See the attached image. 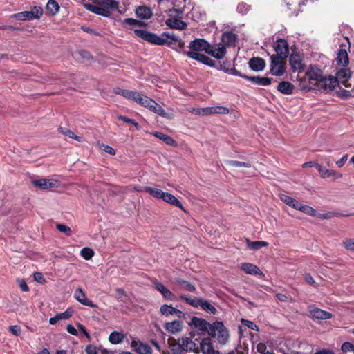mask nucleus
Instances as JSON below:
<instances>
[{
    "mask_svg": "<svg viewBox=\"0 0 354 354\" xmlns=\"http://www.w3.org/2000/svg\"><path fill=\"white\" fill-rule=\"evenodd\" d=\"M189 51L183 52V54L191 59L196 60L209 66H214V62L202 53H207L209 44L203 39H196L189 43Z\"/></svg>",
    "mask_w": 354,
    "mask_h": 354,
    "instance_id": "nucleus-1",
    "label": "nucleus"
},
{
    "mask_svg": "<svg viewBox=\"0 0 354 354\" xmlns=\"http://www.w3.org/2000/svg\"><path fill=\"white\" fill-rule=\"evenodd\" d=\"M167 342L173 354H182L183 351L198 353L200 351L196 343L188 337H169Z\"/></svg>",
    "mask_w": 354,
    "mask_h": 354,
    "instance_id": "nucleus-2",
    "label": "nucleus"
},
{
    "mask_svg": "<svg viewBox=\"0 0 354 354\" xmlns=\"http://www.w3.org/2000/svg\"><path fill=\"white\" fill-rule=\"evenodd\" d=\"M183 11L181 8H173L167 10L168 19L165 24L170 28L182 30L187 27V24L181 20Z\"/></svg>",
    "mask_w": 354,
    "mask_h": 354,
    "instance_id": "nucleus-3",
    "label": "nucleus"
},
{
    "mask_svg": "<svg viewBox=\"0 0 354 354\" xmlns=\"http://www.w3.org/2000/svg\"><path fill=\"white\" fill-rule=\"evenodd\" d=\"M209 335L216 337L218 342L221 344H225L229 339L228 330L221 322H215L212 324Z\"/></svg>",
    "mask_w": 354,
    "mask_h": 354,
    "instance_id": "nucleus-4",
    "label": "nucleus"
},
{
    "mask_svg": "<svg viewBox=\"0 0 354 354\" xmlns=\"http://www.w3.org/2000/svg\"><path fill=\"white\" fill-rule=\"evenodd\" d=\"M136 103L162 117H166L167 115L166 111L162 108L160 105H159L151 98L142 94H140Z\"/></svg>",
    "mask_w": 354,
    "mask_h": 354,
    "instance_id": "nucleus-5",
    "label": "nucleus"
},
{
    "mask_svg": "<svg viewBox=\"0 0 354 354\" xmlns=\"http://www.w3.org/2000/svg\"><path fill=\"white\" fill-rule=\"evenodd\" d=\"M134 33L137 37L149 43L158 46L165 45V40L163 37H161V35L158 36L149 31L138 29L135 30Z\"/></svg>",
    "mask_w": 354,
    "mask_h": 354,
    "instance_id": "nucleus-6",
    "label": "nucleus"
},
{
    "mask_svg": "<svg viewBox=\"0 0 354 354\" xmlns=\"http://www.w3.org/2000/svg\"><path fill=\"white\" fill-rule=\"evenodd\" d=\"M270 73L275 76H281L283 75L285 73V59L277 55H272L270 57Z\"/></svg>",
    "mask_w": 354,
    "mask_h": 354,
    "instance_id": "nucleus-7",
    "label": "nucleus"
},
{
    "mask_svg": "<svg viewBox=\"0 0 354 354\" xmlns=\"http://www.w3.org/2000/svg\"><path fill=\"white\" fill-rule=\"evenodd\" d=\"M189 325L198 330L201 334H203L205 333H207L209 334V330H210V328L212 327V324L205 319L196 317H193L192 318Z\"/></svg>",
    "mask_w": 354,
    "mask_h": 354,
    "instance_id": "nucleus-8",
    "label": "nucleus"
},
{
    "mask_svg": "<svg viewBox=\"0 0 354 354\" xmlns=\"http://www.w3.org/2000/svg\"><path fill=\"white\" fill-rule=\"evenodd\" d=\"M42 10L41 8H35L32 11H24L13 15V17L17 20H32L39 19L42 15Z\"/></svg>",
    "mask_w": 354,
    "mask_h": 354,
    "instance_id": "nucleus-9",
    "label": "nucleus"
},
{
    "mask_svg": "<svg viewBox=\"0 0 354 354\" xmlns=\"http://www.w3.org/2000/svg\"><path fill=\"white\" fill-rule=\"evenodd\" d=\"M207 53L217 59H221L225 57L226 50L224 46L221 44H216L212 46L209 44V48Z\"/></svg>",
    "mask_w": 354,
    "mask_h": 354,
    "instance_id": "nucleus-10",
    "label": "nucleus"
},
{
    "mask_svg": "<svg viewBox=\"0 0 354 354\" xmlns=\"http://www.w3.org/2000/svg\"><path fill=\"white\" fill-rule=\"evenodd\" d=\"M274 50L276 52V55L281 58L286 59L288 55V44L287 41L284 39H279L275 43Z\"/></svg>",
    "mask_w": 354,
    "mask_h": 354,
    "instance_id": "nucleus-11",
    "label": "nucleus"
},
{
    "mask_svg": "<svg viewBox=\"0 0 354 354\" xmlns=\"http://www.w3.org/2000/svg\"><path fill=\"white\" fill-rule=\"evenodd\" d=\"M317 85L324 91H332L338 85V84L334 76L329 75L328 77L324 76Z\"/></svg>",
    "mask_w": 354,
    "mask_h": 354,
    "instance_id": "nucleus-12",
    "label": "nucleus"
},
{
    "mask_svg": "<svg viewBox=\"0 0 354 354\" xmlns=\"http://www.w3.org/2000/svg\"><path fill=\"white\" fill-rule=\"evenodd\" d=\"M240 269L244 272L251 275H257L261 278L265 277L261 270L254 264L250 263H243L240 265Z\"/></svg>",
    "mask_w": 354,
    "mask_h": 354,
    "instance_id": "nucleus-13",
    "label": "nucleus"
},
{
    "mask_svg": "<svg viewBox=\"0 0 354 354\" xmlns=\"http://www.w3.org/2000/svg\"><path fill=\"white\" fill-rule=\"evenodd\" d=\"M306 75L310 80L315 81L318 84L324 77L322 71L316 66H310L306 71Z\"/></svg>",
    "mask_w": 354,
    "mask_h": 354,
    "instance_id": "nucleus-14",
    "label": "nucleus"
},
{
    "mask_svg": "<svg viewBox=\"0 0 354 354\" xmlns=\"http://www.w3.org/2000/svg\"><path fill=\"white\" fill-rule=\"evenodd\" d=\"M164 328L168 333L173 335H177L182 332L183 328V322L179 320L167 322L165 323Z\"/></svg>",
    "mask_w": 354,
    "mask_h": 354,
    "instance_id": "nucleus-15",
    "label": "nucleus"
},
{
    "mask_svg": "<svg viewBox=\"0 0 354 354\" xmlns=\"http://www.w3.org/2000/svg\"><path fill=\"white\" fill-rule=\"evenodd\" d=\"M35 187L41 189H47L58 187V181L54 179H39L32 181Z\"/></svg>",
    "mask_w": 354,
    "mask_h": 354,
    "instance_id": "nucleus-16",
    "label": "nucleus"
},
{
    "mask_svg": "<svg viewBox=\"0 0 354 354\" xmlns=\"http://www.w3.org/2000/svg\"><path fill=\"white\" fill-rule=\"evenodd\" d=\"M299 210L306 213L308 215L315 216V217H318L319 218H323V219H328V218H332V216H333L332 213H326V214H319L313 207H311L308 205H306L301 204L300 208L299 209Z\"/></svg>",
    "mask_w": 354,
    "mask_h": 354,
    "instance_id": "nucleus-17",
    "label": "nucleus"
},
{
    "mask_svg": "<svg viewBox=\"0 0 354 354\" xmlns=\"http://www.w3.org/2000/svg\"><path fill=\"white\" fill-rule=\"evenodd\" d=\"M155 288L162 294L164 298L173 301L175 299V295L167 289L162 283L159 282L157 279L152 281Z\"/></svg>",
    "mask_w": 354,
    "mask_h": 354,
    "instance_id": "nucleus-18",
    "label": "nucleus"
},
{
    "mask_svg": "<svg viewBox=\"0 0 354 354\" xmlns=\"http://www.w3.org/2000/svg\"><path fill=\"white\" fill-rule=\"evenodd\" d=\"M242 77L249 80L252 84L258 86H268L272 83V78L261 76L242 75Z\"/></svg>",
    "mask_w": 354,
    "mask_h": 354,
    "instance_id": "nucleus-19",
    "label": "nucleus"
},
{
    "mask_svg": "<svg viewBox=\"0 0 354 354\" xmlns=\"http://www.w3.org/2000/svg\"><path fill=\"white\" fill-rule=\"evenodd\" d=\"M337 80V84L342 83L345 86H347L346 82L351 77V71L347 68H341L336 72V75L334 76Z\"/></svg>",
    "mask_w": 354,
    "mask_h": 354,
    "instance_id": "nucleus-20",
    "label": "nucleus"
},
{
    "mask_svg": "<svg viewBox=\"0 0 354 354\" xmlns=\"http://www.w3.org/2000/svg\"><path fill=\"white\" fill-rule=\"evenodd\" d=\"M74 297L77 301L84 306L92 308H97V305L94 304L91 300L87 299L82 288H78L75 291Z\"/></svg>",
    "mask_w": 354,
    "mask_h": 354,
    "instance_id": "nucleus-21",
    "label": "nucleus"
},
{
    "mask_svg": "<svg viewBox=\"0 0 354 354\" xmlns=\"http://www.w3.org/2000/svg\"><path fill=\"white\" fill-rule=\"evenodd\" d=\"M160 313L166 317L169 315H176L180 318L185 316V314L181 310L167 304H164L160 307Z\"/></svg>",
    "mask_w": 354,
    "mask_h": 354,
    "instance_id": "nucleus-22",
    "label": "nucleus"
},
{
    "mask_svg": "<svg viewBox=\"0 0 354 354\" xmlns=\"http://www.w3.org/2000/svg\"><path fill=\"white\" fill-rule=\"evenodd\" d=\"M309 312L313 318L317 319H329L333 317L330 313L318 308H311Z\"/></svg>",
    "mask_w": 354,
    "mask_h": 354,
    "instance_id": "nucleus-23",
    "label": "nucleus"
},
{
    "mask_svg": "<svg viewBox=\"0 0 354 354\" xmlns=\"http://www.w3.org/2000/svg\"><path fill=\"white\" fill-rule=\"evenodd\" d=\"M250 68L254 71H261L266 67V62L261 57H253L248 62Z\"/></svg>",
    "mask_w": 354,
    "mask_h": 354,
    "instance_id": "nucleus-24",
    "label": "nucleus"
},
{
    "mask_svg": "<svg viewBox=\"0 0 354 354\" xmlns=\"http://www.w3.org/2000/svg\"><path fill=\"white\" fill-rule=\"evenodd\" d=\"M114 93L116 94L120 95L123 96L124 97H125L129 100L133 101L135 102H137L138 98L139 97V95L140 94L136 91L123 90V89H120V88L115 89Z\"/></svg>",
    "mask_w": 354,
    "mask_h": 354,
    "instance_id": "nucleus-25",
    "label": "nucleus"
},
{
    "mask_svg": "<svg viewBox=\"0 0 354 354\" xmlns=\"http://www.w3.org/2000/svg\"><path fill=\"white\" fill-rule=\"evenodd\" d=\"M290 64L294 71H300L303 68L304 66L301 56L295 53H292L290 56Z\"/></svg>",
    "mask_w": 354,
    "mask_h": 354,
    "instance_id": "nucleus-26",
    "label": "nucleus"
},
{
    "mask_svg": "<svg viewBox=\"0 0 354 354\" xmlns=\"http://www.w3.org/2000/svg\"><path fill=\"white\" fill-rule=\"evenodd\" d=\"M162 200L165 203L178 207L182 210L185 211L184 207L180 201L170 193L164 192Z\"/></svg>",
    "mask_w": 354,
    "mask_h": 354,
    "instance_id": "nucleus-27",
    "label": "nucleus"
},
{
    "mask_svg": "<svg viewBox=\"0 0 354 354\" xmlns=\"http://www.w3.org/2000/svg\"><path fill=\"white\" fill-rule=\"evenodd\" d=\"M237 40V35L231 31L225 32L222 35V42L227 46H234Z\"/></svg>",
    "mask_w": 354,
    "mask_h": 354,
    "instance_id": "nucleus-28",
    "label": "nucleus"
},
{
    "mask_svg": "<svg viewBox=\"0 0 354 354\" xmlns=\"http://www.w3.org/2000/svg\"><path fill=\"white\" fill-rule=\"evenodd\" d=\"M200 347L203 354H213L215 351L209 338H203L200 343Z\"/></svg>",
    "mask_w": 354,
    "mask_h": 354,
    "instance_id": "nucleus-29",
    "label": "nucleus"
},
{
    "mask_svg": "<svg viewBox=\"0 0 354 354\" xmlns=\"http://www.w3.org/2000/svg\"><path fill=\"white\" fill-rule=\"evenodd\" d=\"M131 346L138 354H150L151 353L150 347L141 342L133 341Z\"/></svg>",
    "mask_w": 354,
    "mask_h": 354,
    "instance_id": "nucleus-30",
    "label": "nucleus"
},
{
    "mask_svg": "<svg viewBox=\"0 0 354 354\" xmlns=\"http://www.w3.org/2000/svg\"><path fill=\"white\" fill-rule=\"evenodd\" d=\"M126 335L120 331L112 332L109 337V341L113 344H119L124 342Z\"/></svg>",
    "mask_w": 354,
    "mask_h": 354,
    "instance_id": "nucleus-31",
    "label": "nucleus"
},
{
    "mask_svg": "<svg viewBox=\"0 0 354 354\" xmlns=\"http://www.w3.org/2000/svg\"><path fill=\"white\" fill-rule=\"evenodd\" d=\"M337 64L339 66L345 67L348 64V56L345 49L340 48L338 51L337 56L336 58Z\"/></svg>",
    "mask_w": 354,
    "mask_h": 354,
    "instance_id": "nucleus-32",
    "label": "nucleus"
},
{
    "mask_svg": "<svg viewBox=\"0 0 354 354\" xmlns=\"http://www.w3.org/2000/svg\"><path fill=\"white\" fill-rule=\"evenodd\" d=\"M277 90L284 95H290L293 93L294 86L289 82L283 81L278 84Z\"/></svg>",
    "mask_w": 354,
    "mask_h": 354,
    "instance_id": "nucleus-33",
    "label": "nucleus"
},
{
    "mask_svg": "<svg viewBox=\"0 0 354 354\" xmlns=\"http://www.w3.org/2000/svg\"><path fill=\"white\" fill-rule=\"evenodd\" d=\"M137 16L142 19H149L152 15L151 10L147 6H140L136 10Z\"/></svg>",
    "mask_w": 354,
    "mask_h": 354,
    "instance_id": "nucleus-34",
    "label": "nucleus"
},
{
    "mask_svg": "<svg viewBox=\"0 0 354 354\" xmlns=\"http://www.w3.org/2000/svg\"><path fill=\"white\" fill-rule=\"evenodd\" d=\"M246 243L248 248L253 250H259L262 247H266L269 245L268 242L264 241H251L248 239H246Z\"/></svg>",
    "mask_w": 354,
    "mask_h": 354,
    "instance_id": "nucleus-35",
    "label": "nucleus"
},
{
    "mask_svg": "<svg viewBox=\"0 0 354 354\" xmlns=\"http://www.w3.org/2000/svg\"><path fill=\"white\" fill-rule=\"evenodd\" d=\"M113 297L117 300L125 304L130 301L129 297L127 295L126 291L122 288H117L115 291Z\"/></svg>",
    "mask_w": 354,
    "mask_h": 354,
    "instance_id": "nucleus-36",
    "label": "nucleus"
},
{
    "mask_svg": "<svg viewBox=\"0 0 354 354\" xmlns=\"http://www.w3.org/2000/svg\"><path fill=\"white\" fill-rule=\"evenodd\" d=\"M161 37H163L165 40V44H168L169 46H172L176 44L177 41L180 39L178 36L174 34L164 32L161 35Z\"/></svg>",
    "mask_w": 354,
    "mask_h": 354,
    "instance_id": "nucleus-37",
    "label": "nucleus"
},
{
    "mask_svg": "<svg viewBox=\"0 0 354 354\" xmlns=\"http://www.w3.org/2000/svg\"><path fill=\"white\" fill-rule=\"evenodd\" d=\"M145 191L149 194L151 196L156 199H161L162 198V196L164 194V192L162 189L156 188V187H145Z\"/></svg>",
    "mask_w": 354,
    "mask_h": 354,
    "instance_id": "nucleus-38",
    "label": "nucleus"
},
{
    "mask_svg": "<svg viewBox=\"0 0 354 354\" xmlns=\"http://www.w3.org/2000/svg\"><path fill=\"white\" fill-rule=\"evenodd\" d=\"M152 134L158 138V139L162 140L165 143H166L168 145L173 146L175 145L176 141L170 136L161 133V132H153Z\"/></svg>",
    "mask_w": 354,
    "mask_h": 354,
    "instance_id": "nucleus-39",
    "label": "nucleus"
},
{
    "mask_svg": "<svg viewBox=\"0 0 354 354\" xmlns=\"http://www.w3.org/2000/svg\"><path fill=\"white\" fill-rule=\"evenodd\" d=\"M180 298L185 301L187 304H189L190 306L198 308L200 306V303L201 301V298L198 297H189L185 295H180Z\"/></svg>",
    "mask_w": 354,
    "mask_h": 354,
    "instance_id": "nucleus-40",
    "label": "nucleus"
},
{
    "mask_svg": "<svg viewBox=\"0 0 354 354\" xmlns=\"http://www.w3.org/2000/svg\"><path fill=\"white\" fill-rule=\"evenodd\" d=\"M318 171H319L321 176L324 178H328L332 176H335L336 178L342 177V174H337L334 170L324 169L320 165L318 166Z\"/></svg>",
    "mask_w": 354,
    "mask_h": 354,
    "instance_id": "nucleus-41",
    "label": "nucleus"
},
{
    "mask_svg": "<svg viewBox=\"0 0 354 354\" xmlns=\"http://www.w3.org/2000/svg\"><path fill=\"white\" fill-rule=\"evenodd\" d=\"M200 307L205 311H206L208 313H211L214 315L216 313V308L212 305L210 302H209L207 300L201 299V301L200 303Z\"/></svg>",
    "mask_w": 354,
    "mask_h": 354,
    "instance_id": "nucleus-42",
    "label": "nucleus"
},
{
    "mask_svg": "<svg viewBox=\"0 0 354 354\" xmlns=\"http://www.w3.org/2000/svg\"><path fill=\"white\" fill-rule=\"evenodd\" d=\"M177 282L180 287L185 290L193 292L196 291V287L187 281L183 279H178Z\"/></svg>",
    "mask_w": 354,
    "mask_h": 354,
    "instance_id": "nucleus-43",
    "label": "nucleus"
},
{
    "mask_svg": "<svg viewBox=\"0 0 354 354\" xmlns=\"http://www.w3.org/2000/svg\"><path fill=\"white\" fill-rule=\"evenodd\" d=\"M59 9L58 3L55 0H49L46 4V10L51 14H56Z\"/></svg>",
    "mask_w": 354,
    "mask_h": 354,
    "instance_id": "nucleus-44",
    "label": "nucleus"
},
{
    "mask_svg": "<svg viewBox=\"0 0 354 354\" xmlns=\"http://www.w3.org/2000/svg\"><path fill=\"white\" fill-rule=\"evenodd\" d=\"M189 112L198 115H211V108H193L189 110Z\"/></svg>",
    "mask_w": 354,
    "mask_h": 354,
    "instance_id": "nucleus-45",
    "label": "nucleus"
},
{
    "mask_svg": "<svg viewBox=\"0 0 354 354\" xmlns=\"http://www.w3.org/2000/svg\"><path fill=\"white\" fill-rule=\"evenodd\" d=\"M94 254V251L89 248H84L80 251V255L86 260L91 259Z\"/></svg>",
    "mask_w": 354,
    "mask_h": 354,
    "instance_id": "nucleus-46",
    "label": "nucleus"
},
{
    "mask_svg": "<svg viewBox=\"0 0 354 354\" xmlns=\"http://www.w3.org/2000/svg\"><path fill=\"white\" fill-rule=\"evenodd\" d=\"M211 108V115L214 113L219 114H227L229 113V109L225 106H212Z\"/></svg>",
    "mask_w": 354,
    "mask_h": 354,
    "instance_id": "nucleus-47",
    "label": "nucleus"
},
{
    "mask_svg": "<svg viewBox=\"0 0 354 354\" xmlns=\"http://www.w3.org/2000/svg\"><path fill=\"white\" fill-rule=\"evenodd\" d=\"M227 163L230 166L236 167H243L249 168L251 167L250 164H249L248 162H240V161H237V160H228L227 162Z\"/></svg>",
    "mask_w": 354,
    "mask_h": 354,
    "instance_id": "nucleus-48",
    "label": "nucleus"
},
{
    "mask_svg": "<svg viewBox=\"0 0 354 354\" xmlns=\"http://www.w3.org/2000/svg\"><path fill=\"white\" fill-rule=\"evenodd\" d=\"M73 312V310L71 308H68L66 311L58 313L57 315L59 317V321L68 319L72 316Z\"/></svg>",
    "mask_w": 354,
    "mask_h": 354,
    "instance_id": "nucleus-49",
    "label": "nucleus"
},
{
    "mask_svg": "<svg viewBox=\"0 0 354 354\" xmlns=\"http://www.w3.org/2000/svg\"><path fill=\"white\" fill-rule=\"evenodd\" d=\"M56 228L59 231H60V232L64 233L65 234H66L67 236H71V228L68 226L66 225L57 224L56 225Z\"/></svg>",
    "mask_w": 354,
    "mask_h": 354,
    "instance_id": "nucleus-50",
    "label": "nucleus"
},
{
    "mask_svg": "<svg viewBox=\"0 0 354 354\" xmlns=\"http://www.w3.org/2000/svg\"><path fill=\"white\" fill-rule=\"evenodd\" d=\"M241 322L244 326H245L248 328H250L256 331L259 330V327L254 322L245 319H241Z\"/></svg>",
    "mask_w": 354,
    "mask_h": 354,
    "instance_id": "nucleus-51",
    "label": "nucleus"
},
{
    "mask_svg": "<svg viewBox=\"0 0 354 354\" xmlns=\"http://www.w3.org/2000/svg\"><path fill=\"white\" fill-rule=\"evenodd\" d=\"M118 118L119 120L123 121L124 122L132 124L137 129H140V125L133 119H131V118H127L126 116H123V115H120L118 117Z\"/></svg>",
    "mask_w": 354,
    "mask_h": 354,
    "instance_id": "nucleus-52",
    "label": "nucleus"
},
{
    "mask_svg": "<svg viewBox=\"0 0 354 354\" xmlns=\"http://www.w3.org/2000/svg\"><path fill=\"white\" fill-rule=\"evenodd\" d=\"M171 3L173 5V8H181L183 10L185 6V0H172Z\"/></svg>",
    "mask_w": 354,
    "mask_h": 354,
    "instance_id": "nucleus-53",
    "label": "nucleus"
},
{
    "mask_svg": "<svg viewBox=\"0 0 354 354\" xmlns=\"http://www.w3.org/2000/svg\"><path fill=\"white\" fill-rule=\"evenodd\" d=\"M100 149L103 150L104 152L110 154V155H115V150L111 147L109 145L101 144L100 145Z\"/></svg>",
    "mask_w": 354,
    "mask_h": 354,
    "instance_id": "nucleus-54",
    "label": "nucleus"
},
{
    "mask_svg": "<svg viewBox=\"0 0 354 354\" xmlns=\"http://www.w3.org/2000/svg\"><path fill=\"white\" fill-rule=\"evenodd\" d=\"M250 10V6L245 3H241L237 6V11L241 14H245Z\"/></svg>",
    "mask_w": 354,
    "mask_h": 354,
    "instance_id": "nucleus-55",
    "label": "nucleus"
},
{
    "mask_svg": "<svg viewBox=\"0 0 354 354\" xmlns=\"http://www.w3.org/2000/svg\"><path fill=\"white\" fill-rule=\"evenodd\" d=\"M343 244L347 250L354 251V239H346Z\"/></svg>",
    "mask_w": 354,
    "mask_h": 354,
    "instance_id": "nucleus-56",
    "label": "nucleus"
},
{
    "mask_svg": "<svg viewBox=\"0 0 354 354\" xmlns=\"http://www.w3.org/2000/svg\"><path fill=\"white\" fill-rule=\"evenodd\" d=\"M63 133L68 136L69 138H73L79 142L82 140V138L78 136H76L72 131L66 130V131H62Z\"/></svg>",
    "mask_w": 354,
    "mask_h": 354,
    "instance_id": "nucleus-57",
    "label": "nucleus"
},
{
    "mask_svg": "<svg viewBox=\"0 0 354 354\" xmlns=\"http://www.w3.org/2000/svg\"><path fill=\"white\" fill-rule=\"evenodd\" d=\"M342 350L344 352L354 351V345L350 342H344L342 345Z\"/></svg>",
    "mask_w": 354,
    "mask_h": 354,
    "instance_id": "nucleus-58",
    "label": "nucleus"
},
{
    "mask_svg": "<svg viewBox=\"0 0 354 354\" xmlns=\"http://www.w3.org/2000/svg\"><path fill=\"white\" fill-rule=\"evenodd\" d=\"M124 23L131 26H140L142 24L141 21L133 18H126L124 20Z\"/></svg>",
    "mask_w": 354,
    "mask_h": 354,
    "instance_id": "nucleus-59",
    "label": "nucleus"
},
{
    "mask_svg": "<svg viewBox=\"0 0 354 354\" xmlns=\"http://www.w3.org/2000/svg\"><path fill=\"white\" fill-rule=\"evenodd\" d=\"M279 198L288 205L290 203L292 202V198L286 194H280Z\"/></svg>",
    "mask_w": 354,
    "mask_h": 354,
    "instance_id": "nucleus-60",
    "label": "nucleus"
},
{
    "mask_svg": "<svg viewBox=\"0 0 354 354\" xmlns=\"http://www.w3.org/2000/svg\"><path fill=\"white\" fill-rule=\"evenodd\" d=\"M9 330L15 336H19L21 334V328L17 325L10 326Z\"/></svg>",
    "mask_w": 354,
    "mask_h": 354,
    "instance_id": "nucleus-61",
    "label": "nucleus"
},
{
    "mask_svg": "<svg viewBox=\"0 0 354 354\" xmlns=\"http://www.w3.org/2000/svg\"><path fill=\"white\" fill-rule=\"evenodd\" d=\"M257 351L259 354H263L268 351L267 347L264 343H259L257 345Z\"/></svg>",
    "mask_w": 354,
    "mask_h": 354,
    "instance_id": "nucleus-62",
    "label": "nucleus"
},
{
    "mask_svg": "<svg viewBox=\"0 0 354 354\" xmlns=\"http://www.w3.org/2000/svg\"><path fill=\"white\" fill-rule=\"evenodd\" d=\"M176 46V50H179L180 52H181L183 54V52H186L184 48H185V43L180 39H179L177 42L175 44Z\"/></svg>",
    "mask_w": 354,
    "mask_h": 354,
    "instance_id": "nucleus-63",
    "label": "nucleus"
},
{
    "mask_svg": "<svg viewBox=\"0 0 354 354\" xmlns=\"http://www.w3.org/2000/svg\"><path fill=\"white\" fill-rule=\"evenodd\" d=\"M86 354H97L96 348L92 345H88L86 348Z\"/></svg>",
    "mask_w": 354,
    "mask_h": 354,
    "instance_id": "nucleus-64",
    "label": "nucleus"
}]
</instances>
